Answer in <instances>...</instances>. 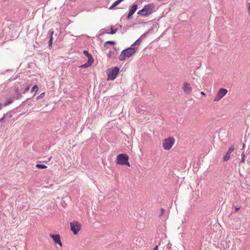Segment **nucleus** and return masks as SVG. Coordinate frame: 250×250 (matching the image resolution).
Returning a JSON list of instances; mask_svg holds the SVG:
<instances>
[{"mask_svg":"<svg viewBox=\"0 0 250 250\" xmlns=\"http://www.w3.org/2000/svg\"><path fill=\"white\" fill-rule=\"evenodd\" d=\"M137 48L130 47L124 49L119 57V60L124 61L126 58H129L132 56L136 51Z\"/></svg>","mask_w":250,"mask_h":250,"instance_id":"nucleus-1","label":"nucleus"},{"mask_svg":"<svg viewBox=\"0 0 250 250\" xmlns=\"http://www.w3.org/2000/svg\"><path fill=\"white\" fill-rule=\"evenodd\" d=\"M154 8V6L153 4H148L145 5L143 9L139 10L137 12V14L143 16H149L153 12Z\"/></svg>","mask_w":250,"mask_h":250,"instance_id":"nucleus-2","label":"nucleus"},{"mask_svg":"<svg viewBox=\"0 0 250 250\" xmlns=\"http://www.w3.org/2000/svg\"><path fill=\"white\" fill-rule=\"evenodd\" d=\"M129 157L126 154L121 153L117 155L116 162L117 164L122 165H126L130 166V163L128 162Z\"/></svg>","mask_w":250,"mask_h":250,"instance_id":"nucleus-3","label":"nucleus"},{"mask_svg":"<svg viewBox=\"0 0 250 250\" xmlns=\"http://www.w3.org/2000/svg\"><path fill=\"white\" fill-rule=\"evenodd\" d=\"M119 72V68L118 67H115L108 69L107 72L108 80L111 81H113L115 80Z\"/></svg>","mask_w":250,"mask_h":250,"instance_id":"nucleus-4","label":"nucleus"},{"mask_svg":"<svg viewBox=\"0 0 250 250\" xmlns=\"http://www.w3.org/2000/svg\"><path fill=\"white\" fill-rule=\"evenodd\" d=\"M175 140L173 137L165 139L163 141V147L165 150H169L173 146Z\"/></svg>","mask_w":250,"mask_h":250,"instance_id":"nucleus-5","label":"nucleus"},{"mask_svg":"<svg viewBox=\"0 0 250 250\" xmlns=\"http://www.w3.org/2000/svg\"><path fill=\"white\" fill-rule=\"evenodd\" d=\"M70 229L74 235L78 234L82 228L81 224L77 221H74L70 223Z\"/></svg>","mask_w":250,"mask_h":250,"instance_id":"nucleus-6","label":"nucleus"},{"mask_svg":"<svg viewBox=\"0 0 250 250\" xmlns=\"http://www.w3.org/2000/svg\"><path fill=\"white\" fill-rule=\"evenodd\" d=\"M227 92L228 90L226 89L223 88H220L217 92L213 101L214 102L219 101L227 94Z\"/></svg>","mask_w":250,"mask_h":250,"instance_id":"nucleus-7","label":"nucleus"},{"mask_svg":"<svg viewBox=\"0 0 250 250\" xmlns=\"http://www.w3.org/2000/svg\"><path fill=\"white\" fill-rule=\"evenodd\" d=\"M182 89L186 94H189L192 91V87L187 82L183 83Z\"/></svg>","mask_w":250,"mask_h":250,"instance_id":"nucleus-8","label":"nucleus"},{"mask_svg":"<svg viewBox=\"0 0 250 250\" xmlns=\"http://www.w3.org/2000/svg\"><path fill=\"white\" fill-rule=\"evenodd\" d=\"M50 237L53 240L55 244H58L60 246L62 247V243L61 241L60 236L59 234H50Z\"/></svg>","mask_w":250,"mask_h":250,"instance_id":"nucleus-9","label":"nucleus"},{"mask_svg":"<svg viewBox=\"0 0 250 250\" xmlns=\"http://www.w3.org/2000/svg\"><path fill=\"white\" fill-rule=\"evenodd\" d=\"M234 147L233 146H231L228 149L226 154L223 157V161L226 162L228 161L230 157L231 153L234 151Z\"/></svg>","mask_w":250,"mask_h":250,"instance_id":"nucleus-10","label":"nucleus"},{"mask_svg":"<svg viewBox=\"0 0 250 250\" xmlns=\"http://www.w3.org/2000/svg\"><path fill=\"white\" fill-rule=\"evenodd\" d=\"M138 5L136 4H133L129 9V13L127 16L128 20L130 19L131 16L134 14L137 9Z\"/></svg>","mask_w":250,"mask_h":250,"instance_id":"nucleus-11","label":"nucleus"},{"mask_svg":"<svg viewBox=\"0 0 250 250\" xmlns=\"http://www.w3.org/2000/svg\"><path fill=\"white\" fill-rule=\"evenodd\" d=\"M94 62V59H88V61L85 62L84 64L81 65L80 67L83 68V67H86L87 68L91 66L92 64Z\"/></svg>","mask_w":250,"mask_h":250,"instance_id":"nucleus-12","label":"nucleus"},{"mask_svg":"<svg viewBox=\"0 0 250 250\" xmlns=\"http://www.w3.org/2000/svg\"><path fill=\"white\" fill-rule=\"evenodd\" d=\"M50 32V39L48 42V46L49 47H51L52 46V40H53V35L54 34V31L53 30H49Z\"/></svg>","mask_w":250,"mask_h":250,"instance_id":"nucleus-13","label":"nucleus"},{"mask_svg":"<svg viewBox=\"0 0 250 250\" xmlns=\"http://www.w3.org/2000/svg\"><path fill=\"white\" fill-rule=\"evenodd\" d=\"M104 34H109V32H108V29H102L100 30L99 33V37L101 36Z\"/></svg>","mask_w":250,"mask_h":250,"instance_id":"nucleus-14","label":"nucleus"},{"mask_svg":"<svg viewBox=\"0 0 250 250\" xmlns=\"http://www.w3.org/2000/svg\"><path fill=\"white\" fill-rule=\"evenodd\" d=\"M83 54H84L87 58H88V59H93L92 55L91 54H90L88 51L85 50L83 51Z\"/></svg>","mask_w":250,"mask_h":250,"instance_id":"nucleus-15","label":"nucleus"},{"mask_svg":"<svg viewBox=\"0 0 250 250\" xmlns=\"http://www.w3.org/2000/svg\"><path fill=\"white\" fill-rule=\"evenodd\" d=\"M36 167H38L39 168L41 169H44L47 168V166L44 164H38L36 165Z\"/></svg>","mask_w":250,"mask_h":250,"instance_id":"nucleus-16","label":"nucleus"},{"mask_svg":"<svg viewBox=\"0 0 250 250\" xmlns=\"http://www.w3.org/2000/svg\"><path fill=\"white\" fill-rule=\"evenodd\" d=\"M38 90V86L37 85H35L33 86V87L31 89V92H37Z\"/></svg>","mask_w":250,"mask_h":250,"instance_id":"nucleus-17","label":"nucleus"},{"mask_svg":"<svg viewBox=\"0 0 250 250\" xmlns=\"http://www.w3.org/2000/svg\"><path fill=\"white\" fill-rule=\"evenodd\" d=\"M110 29H111V31H110V32H109L110 34H112V35L114 34L115 33H116V32L117 31V29H113L112 26H110Z\"/></svg>","mask_w":250,"mask_h":250,"instance_id":"nucleus-18","label":"nucleus"},{"mask_svg":"<svg viewBox=\"0 0 250 250\" xmlns=\"http://www.w3.org/2000/svg\"><path fill=\"white\" fill-rule=\"evenodd\" d=\"M245 159H246V156L244 154V152L243 151V152H242V153L241 154V159L240 162L242 163L244 162Z\"/></svg>","mask_w":250,"mask_h":250,"instance_id":"nucleus-19","label":"nucleus"},{"mask_svg":"<svg viewBox=\"0 0 250 250\" xmlns=\"http://www.w3.org/2000/svg\"><path fill=\"white\" fill-rule=\"evenodd\" d=\"M141 44V41H140V38L137 40L132 44L131 46H135L136 45H139Z\"/></svg>","mask_w":250,"mask_h":250,"instance_id":"nucleus-20","label":"nucleus"},{"mask_svg":"<svg viewBox=\"0 0 250 250\" xmlns=\"http://www.w3.org/2000/svg\"><path fill=\"white\" fill-rule=\"evenodd\" d=\"M45 95V93L44 92H42V93L40 95H39L37 97V100H38L40 98H43Z\"/></svg>","mask_w":250,"mask_h":250,"instance_id":"nucleus-21","label":"nucleus"},{"mask_svg":"<svg viewBox=\"0 0 250 250\" xmlns=\"http://www.w3.org/2000/svg\"><path fill=\"white\" fill-rule=\"evenodd\" d=\"M13 102L12 100H9L6 103H4V105L5 106H7L9 104H11Z\"/></svg>","mask_w":250,"mask_h":250,"instance_id":"nucleus-22","label":"nucleus"},{"mask_svg":"<svg viewBox=\"0 0 250 250\" xmlns=\"http://www.w3.org/2000/svg\"><path fill=\"white\" fill-rule=\"evenodd\" d=\"M107 44H114L115 42L114 41H107L104 43V46Z\"/></svg>","mask_w":250,"mask_h":250,"instance_id":"nucleus-23","label":"nucleus"},{"mask_svg":"<svg viewBox=\"0 0 250 250\" xmlns=\"http://www.w3.org/2000/svg\"><path fill=\"white\" fill-rule=\"evenodd\" d=\"M165 209L163 208H162L161 209V212L160 214L159 215V217H161L164 213Z\"/></svg>","mask_w":250,"mask_h":250,"instance_id":"nucleus-24","label":"nucleus"},{"mask_svg":"<svg viewBox=\"0 0 250 250\" xmlns=\"http://www.w3.org/2000/svg\"><path fill=\"white\" fill-rule=\"evenodd\" d=\"M147 32L146 33H145L144 34H143L141 37H140V39H144V38H145L146 37V35L147 34Z\"/></svg>","mask_w":250,"mask_h":250,"instance_id":"nucleus-25","label":"nucleus"},{"mask_svg":"<svg viewBox=\"0 0 250 250\" xmlns=\"http://www.w3.org/2000/svg\"><path fill=\"white\" fill-rule=\"evenodd\" d=\"M116 5L113 3V4L112 5L110 6V7H109V9H112L114 7H115Z\"/></svg>","mask_w":250,"mask_h":250,"instance_id":"nucleus-26","label":"nucleus"},{"mask_svg":"<svg viewBox=\"0 0 250 250\" xmlns=\"http://www.w3.org/2000/svg\"><path fill=\"white\" fill-rule=\"evenodd\" d=\"M4 118H5V115L0 119V122H2L4 119Z\"/></svg>","mask_w":250,"mask_h":250,"instance_id":"nucleus-27","label":"nucleus"},{"mask_svg":"<svg viewBox=\"0 0 250 250\" xmlns=\"http://www.w3.org/2000/svg\"><path fill=\"white\" fill-rule=\"evenodd\" d=\"M158 250V246H156L155 247H154L153 250Z\"/></svg>","mask_w":250,"mask_h":250,"instance_id":"nucleus-28","label":"nucleus"},{"mask_svg":"<svg viewBox=\"0 0 250 250\" xmlns=\"http://www.w3.org/2000/svg\"><path fill=\"white\" fill-rule=\"evenodd\" d=\"M201 94L203 95V96L206 95V93L204 92H203V91L201 92Z\"/></svg>","mask_w":250,"mask_h":250,"instance_id":"nucleus-29","label":"nucleus"},{"mask_svg":"<svg viewBox=\"0 0 250 250\" xmlns=\"http://www.w3.org/2000/svg\"><path fill=\"white\" fill-rule=\"evenodd\" d=\"M29 88H30V87H26V89H25V91H28V90H29Z\"/></svg>","mask_w":250,"mask_h":250,"instance_id":"nucleus-30","label":"nucleus"},{"mask_svg":"<svg viewBox=\"0 0 250 250\" xmlns=\"http://www.w3.org/2000/svg\"><path fill=\"white\" fill-rule=\"evenodd\" d=\"M245 146V144H243V149H244Z\"/></svg>","mask_w":250,"mask_h":250,"instance_id":"nucleus-31","label":"nucleus"},{"mask_svg":"<svg viewBox=\"0 0 250 250\" xmlns=\"http://www.w3.org/2000/svg\"><path fill=\"white\" fill-rule=\"evenodd\" d=\"M238 209H239V208H235V210H238Z\"/></svg>","mask_w":250,"mask_h":250,"instance_id":"nucleus-32","label":"nucleus"}]
</instances>
